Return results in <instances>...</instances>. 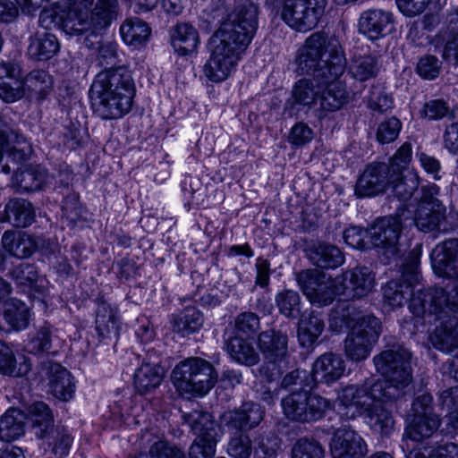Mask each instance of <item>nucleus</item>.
Returning a JSON list of instances; mask_svg holds the SVG:
<instances>
[{
  "label": "nucleus",
  "instance_id": "obj_1",
  "mask_svg": "<svg viewBox=\"0 0 458 458\" xmlns=\"http://www.w3.org/2000/svg\"><path fill=\"white\" fill-rule=\"evenodd\" d=\"M258 29V6L249 4L235 10L210 37L203 76L213 83L227 80L237 69Z\"/></svg>",
  "mask_w": 458,
  "mask_h": 458
},
{
  "label": "nucleus",
  "instance_id": "obj_2",
  "mask_svg": "<svg viewBox=\"0 0 458 458\" xmlns=\"http://www.w3.org/2000/svg\"><path fill=\"white\" fill-rule=\"evenodd\" d=\"M410 145H402L389 159V163L369 165L360 176L355 193L358 197H372L392 187L402 199H410L419 187V177L413 171L408 172L403 180V172L411 160Z\"/></svg>",
  "mask_w": 458,
  "mask_h": 458
},
{
  "label": "nucleus",
  "instance_id": "obj_3",
  "mask_svg": "<svg viewBox=\"0 0 458 458\" xmlns=\"http://www.w3.org/2000/svg\"><path fill=\"white\" fill-rule=\"evenodd\" d=\"M135 95L131 73L123 67L106 69L96 76L91 85V98L102 119H118L131 108Z\"/></svg>",
  "mask_w": 458,
  "mask_h": 458
},
{
  "label": "nucleus",
  "instance_id": "obj_4",
  "mask_svg": "<svg viewBox=\"0 0 458 458\" xmlns=\"http://www.w3.org/2000/svg\"><path fill=\"white\" fill-rule=\"evenodd\" d=\"M329 324L335 331L342 330L344 326L350 327L344 340V352L353 361L366 360L381 334L380 320L371 314H364L352 304L335 309Z\"/></svg>",
  "mask_w": 458,
  "mask_h": 458
},
{
  "label": "nucleus",
  "instance_id": "obj_5",
  "mask_svg": "<svg viewBox=\"0 0 458 458\" xmlns=\"http://www.w3.org/2000/svg\"><path fill=\"white\" fill-rule=\"evenodd\" d=\"M374 390L366 386L349 385L342 388L336 398V411L347 420L355 419L362 414L371 429L381 435H389L394 428L391 413L384 403L393 402L399 397H377Z\"/></svg>",
  "mask_w": 458,
  "mask_h": 458
},
{
  "label": "nucleus",
  "instance_id": "obj_6",
  "mask_svg": "<svg viewBox=\"0 0 458 458\" xmlns=\"http://www.w3.org/2000/svg\"><path fill=\"white\" fill-rule=\"evenodd\" d=\"M373 362L376 370L384 379H366L360 386L374 390L377 397H401L406 387L412 382L411 352L401 345H393L375 355Z\"/></svg>",
  "mask_w": 458,
  "mask_h": 458
},
{
  "label": "nucleus",
  "instance_id": "obj_7",
  "mask_svg": "<svg viewBox=\"0 0 458 458\" xmlns=\"http://www.w3.org/2000/svg\"><path fill=\"white\" fill-rule=\"evenodd\" d=\"M296 63L300 72L311 74L314 79L342 76L346 65L339 44L321 32L307 38L299 50Z\"/></svg>",
  "mask_w": 458,
  "mask_h": 458
},
{
  "label": "nucleus",
  "instance_id": "obj_8",
  "mask_svg": "<svg viewBox=\"0 0 458 458\" xmlns=\"http://www.w3.org/2000/svg\"><path fill=\"white\" fill-rule=\"evenodd\" d=\"M171 378L181 393L202 396L215 386L217 374L210 362L193 357L178 363Z\"/></svg>",
  "mask_w": 458,
  "mask_h": 458
},
{
  "label": "nucleus",
  "instance_id": "obj_9",
  "mask_svg": "<svg viewBox=\"0 0 458 458\" xmlns=\"http://www.w3.org/2000/svg\"><path fill=\"white\" fill-rule=\"evenodd\" d=\"M419 256L418 252L412 255L411 263L409 264L403 271L402 280H391L383 287V299L384 303L389 306L392 310L402 307L410 300L411 303L412 299L418 295H421L426 302L430 301L428 296L424 297L429 291H435L437 288H428L422 290L420 286V275L418 270ZM411 310V304H409Z\"/></svg>",
  "mask_w": 458,
  "mask_h": 458
},
{
  "label": "nucleus",
  "instance_id": "obj_10",
  "mask_svg": "<svg viewBox=\"0 0 458 458\" xmlns=\"http://www.w3.org/2000/svg\"><path fill=\"white\" fill-rule=\"evenodd\" d=\"M287 344V336L274 329L259 334L258 346L265 359L260 373L268 382L278 380L286 368Z\"/></svg>",
  "mask_w": 458,
  "mask_h": 458
},
{
  "label": "nucleus",
  "instance_id": "obj_11",
  "mask_svg": "<svg viewBox=\"0 0 458 458\" xmlns=\"http://www.w3.org/2000/svg\"><path fill=\"white\" fill-rule=\"evenodd\" d=\"M327 4V0H282L279 13L289 27L306 32L317 26Z\"/></svg>",
  "mask_w": 458,
  "mask_h": 458
},
{
  "label": "nucleus",
  "instance_id": "obj_12",
  "mask_svg": "<svg viewBox=\"0 0 458 458\" xmlns=\"http://www.w3.org/2000/svg\"><path fill=\"white\" fill-rule=\"evenodd\" d=\"M282 408L288 419L305 422L320 419L330 408V403L318 394L300 391L284 397Z\"/></svg>",
  "mask_w": 458,
  "mask_h": 458
},
{
  "label": "nucleus",
  "instance_id": "obj_13",
  "mask_svg": "<svg viewBox=\"0 0 458 458\" xmlns=\"http://www.w3.org/2000/svg\"><path fill=\"white\" fill-rule=\"evenodd\" d=\"M438 187L436 184L423 188L416 216L409 225L414 224L422 232L448 231L445 207L437 199Z\"/></svg>",
  "mask_w": 458,
  "mask_h": 458
},
{
  "label": "nucleus",
  "instance_id": "obj_14",
  "mask_svg": "<svg viewBox=\"0 0 458 458\" xmlns=\"http://www.w3.org/2000/svg\"><path fill=\"white\" fill-rule=\"evenodd\" d=\"M93 0H66L58 13L62 30L71 36L86 37L99 33L89 13Z\"/></svg>",
  "mask_w": 458,
  "mask_h": 458
},
{
  "label": "nucleus",
  "instance_id": "obj_15",
  "mask_svg": "<svg viewBox=\"0 0 458 458\" xmlns=\"http://www.w3.org/2000/svg\"><path fill=\"white\" fill-rule=\"evenodd\" d=\"M433 397L430 394L419 395L412 403V414L403 437L420 442L430 437L439 428L440 420L433 412Z\"/></svg>",
  "mask_w": 458,
  "mask_h": 458
},
{
  "label": "nucleus",
  "instance_id": "obj_16",
  "mask_svg": "<svg viewBox=\"0 0 458 458\" xmlns=\"http://www.w3.org/2000/svg\"><path fill=\"white\" fill-rule=\"evenodd\" d=\"M298 284L306 298L314 305L322 307L333 302L338 291L336 277L330 276L314 269H308L297 275Z\"/></svg>",
  "mask_w": 458,
  "mask_h": 458
},
{
  "label": "nucleus",
  "instance_id": "obj_17",
  "mask_svg": "<svg viewBox=\"0 0 458 458\" xmlns=\"http://www.w3.org/2000/svg\"><path fill=\"white\" fill-rule=\"evenodd\" d=\"M196 438L189 450L190 458H211L216 454L218 427L208 412L197 411L190 414Z\"/></svg>",
  "mask_w": 458,
  "mask_h": 458
},
{
  "label": "nucleus",
  "instance_id": "obj_18",
  "mask_svg": "<svg viewBox=\"0 0 458 458\" xmlns=\"http://www.w3.org/2000/svg\"><path fill=\"white\" fill-rule=\"evenodd\" d=\"M405 219L404 212L399 214L397 217L388 216L377 219L369 228L370 244L382 250L387 257L395 254L402 222Z\"/></svg>",
  "mask_w": 458,
  "mask_h": 458
},
{
  "label": "nucleus",
  "instance_id": "obj_19",
  "mask_svg": "<svg viewBox=\"0 0 458 458\" xmlns=\"http://www.w3.org/2000/svg\"><path fill=\"white\" fill-rule=\"evenodd\" d=\"M330 449L333 458H363L368 452L363 438L349 428H341L335 432ZM369 458L393 457L387 453H377Z\"/></svg>",
  "mask_w": 458,
  "mask_h": 458
},
{
  "label": "nucleus",
  "instance_id": "obj_20",
  "mask_svg": "<svg viewBox=\"0 0 458 458\" xmlns=\"http://www.w3.org/2000/svg\"><path fill=\"white\" fill-rule=\"evenodd\" d=\"M338 291L345 299L367 296L376 284L375 276L366 267H356L336 276Z\"/></svg>",
  "mask_w": 458,
  "mask_h": 458
},
{
  "label": "nucleus",
  "instance_id": "obj_21",
  "mask_svg": "<svg viewBox=\"0 0 458 458\" xmlns=\"http://www.w3.org/2000/svg\"><path fill=\"white\" fill-rule=\"evenodd\" d=\"M394 20L391 12L381 8L363 11L358 19V30L369 40H377L392 30Z\"/></svg>",
  "mask_w": 458,
  "mask_h": 458
},
{
  "label": "nucleus",
  "instance_id": "obj_22",
  "mask_svg": "<svg viewBox=\"0 0 458 458\" xmlns=\"http://www.w3.org/2000/svg\"><path fill=\"white\" fill-rule=\"evenodd\" d=\"M21 66L13 61H0V98L13 103L24 96Z\"/></svg>",
  "mask_w": 458,
  "mask_h": 458
},
{
  "label": "nucleus",
  "instance_id": "obj_23",
  "mask_svg": "<svg viewBox=\"0 0 458 458\" xmlns=\"http://www.w3.org/2000/svg\"><path fill=\"white\" fill-rule=\"evenodd\" d=\"M432 267L437 275L458 276V239H449L437 244L431 252Z\"/></svg>",
  "mask_w": 458,
  "mask_h": 458
},
{
  "label": "nucleus",
  "instance_id": "obj_24",
  "mask_svg": "<svg viewBox=\"0 0 458 458\" xmlns=\"http://www.w3.org/2000/svg\"><path fill=\"white\" fill-rule=\"evenodd\" d=\"M341 76L330 79L327 76L315 78L320 89V106L323 110L335 112L343 107L350 99L346 85L339 81Z\"/></svg>",
  "mask_w": 458,
  "mask_h": 458
},
{
  "label": "nucleus",
  "instance_id": "obj_25",
  "mask_svg": "<svg viewBox=\"0 0 458 458\" xmlns=\"http://www.w3.org/2000/svg\"><path fill=\"white\" fill-rule=\"evenodd\" d=\"M344 371L345 362L343 358L333 352H326L315 360L312 377L316 382L331 385L340 379Z\"/></svg>",
  "mask_w": 458,
  "mask_h": 458
},
{
  "label": "nucleus",
  "instance_id": "obj_26",
  "mask_svg": "<svg viewBox=\"0 0 458 458\" xmlns=\"http://www.w3.org/2000/svg\"><path fill=\"white\" fill-rule=\"evenodd\" d=\"M263 413L260 405L246 403L239 410L225 412L221 419L222 422L231 428L249 430L259 425L263 419Z\"/></svg>",
  "mask_w": 458,
  "mask_h": 458
},
{
  "label": "nucleus",
  "instance_id": "obj_27",
  "mask_svg": "<svg viewBox=\"0 0 458 458\" xmlns=\"http://www.w3.org/2000/svg\"><path fill=\"white\" fill-rule=\"evenodd\" d=\"M170 40L174 51L181 56L191 55L200 44L199 32L188 22H181L170 30Z\"/></svg>",
  "mask_w": 458,
  "mask_h": 458
},
{
  "label": "nucleus",
  "instance_id": "obj_28",
  "mask_svg": "<svg viewBox=\"0 0 458 458\" xmlns=\"http://www.w3.org/2000/svg\"><path fill=\"white\" fill-rule=\"evenodd\" d=\"M48 391L57 399L68 401L75 391V384L71 373L58 363H51L47 368Z\"/></svg>",
  "mask_w": 458,
  "mask_h": 458
},
{
  "label": "nucleus",
  "instance_id": "obj_29",
  "mask_svg": "<svg viewBox=\"0 0 458 458\" xmlns=\"http://www.w3.org/2000/svg\"><path fill=\"white\" fill-rule=\"evenodd\" d=\"M2 245L8 253L20 259L30 257L38 248V242L32 235L13 231L4 233Z\"/></svg>",
  "mask_w": 458,
  "mask_h": 458
},
{
  "label": "nucleus",
  "instance_id": "obj_30",
  "mask_svg": "<svg viewBox=\"0 0 458 458\" xmlns=\"http://www.w3.org/2000/svg\"><path fill=\"white\" fill-rule=\"evenodd\" d=\"M29 41L28 55L37 61L51 59L60 48L56 37L47 32H36Z\"/></svg>",
  "mask_w": 458,
  "mask_h": 458
},
{
  "label": "nucleus",
  "instance_id": "obj_31",
  "mask_svg": "<svg viewBox=\"0 0 458 458\" xmlns=\"http://www.w3.org/2000/svg\"><path fill=\"white\" fill-rule=\"evenodd\" d=\"M35 212L32 205L23 199H11L5 206L1 222H9L16 227H26L33 222Z\"/></svg>",
  "mask_w": 458,
  "mask_h": 458
},
{
  "label": "nucleus",
  "instance_id": "obj_32",
  "mask_svg": "<svg viewBox=\"0 0 458 458\" xmlns=\"http://www.w3.org/2000/svg\"><path fill=\"white\" fill-rule=\"evenodd\" d=\"M18 171L13 177V184L22 191H35L42 188L47 180V173L40 165L30 166L21 170L17 166Z\"/></svg>",
  "mask_w": 458,
  "mask_h": 458
},
{
  "label": "nucleus",
  "instance_id": "obj_33",
  "mask_svg": "<svg viewBox=\"0 0 458 458\" xmlns=\"http://www.w3.org/2000/svg\"><path fill=\"white\" fill-rule=\"evenodd\" d=\"M163 377L162 367L152 363H143L134 374V386L140 394H148L160 386Z\"/></svg>",
  "mask_w": 458,
  "mask_h": 458
},
{
  "label": "nucleus",
  "instance_id": "obj_34",
  "mask_svg": "<svg viewBox=\"0 0 458 458\" xmlns=\"http://www.w3.org/2000/svg\"><path fill=\"white\" fill-rule=\"evenodd\" d=\"M325 328L322 317L315 312L303 315L299 321L298 340L301 346H311L321 335Z\"/></svg>",
  "mask_w": 458,
  "mask_h": 458
},
{
  "label": "nucleus",
  "instance_id": "obj_35",
  "mask_svg": "<svg viewBox=\"0 0 458 458\" xmlns=\"http://www.w3.org/2000/svg\"><path fill=\"white\" fill-rule=\"evenodd\" d=\"M309 257L315 265L324 268H335L344 262V256L339 248L324 242L314 245Z\"/></svg>",
  "mask_w": 458,
  "mask_h": 458
},
{
  "label": "nucleus",
  "instance_id": "obj_36",
  "mask_svg": "<svg viewBox=\"0 0 458 458\" xmlns=\"http://www.w3.org/2000/svg\"><path fill=\"white\" fill-rule=\"evenodd\" d=\"M378 72L379 64L377 59L372 54L353 55L348 67V72L351 76L360 81L375 78Z\"/></svg>",
  "mask_w": 458,
  "mask_h": 458
},
{
  "label": "nucleus",
  "instance_id": "obj_37",
  "mask_svg": "<svg viewBox=\"0 0 458 458\" xmlns=\"http://www.w3.org/2000/svg\"><path fill=\"white\" fill-rule=\"evenodd\" d=\"M23 412L17 409H9L0 419V439L13 441L24 434Z\"/></svg>",
  "mask_w": 458,
  "mask_h": 458
},
{
  "label": "nucleus",
  "instance_id": "obj_38",
  "mask_svg": "<svg viewBox=\"0 0 458 458\" xmlns=\"http://www.w3.org/2000/svg\"><path fill=\"white\" fill-rule=\"evenodd\" d=\"M123 41L131 46L139 47L145 44L150 37L148 25L139 18H130L123 21L120 28Z\"/></svg>",
  "mask_w": 458,
  "mask_h": 458
},
{
  "label": "nucleus",
  "instance_id": "obj_39",
  "mask_svg": "<svg viewBox=\"0 0 458 458\" xmlns=\"http://www.w3.org/2000/svg\"><path fill=\"white\" fill-rule=\"evenodd\" d=\"M31 365L26 358L17 362L12 349L0 341V374L11 377H23L30 370Z\"/></svg>",
  "mask_w": 458,
  "mask_h": 458
},
{
  "label": "nucleus",
  "instance_id": "obj_40",
  "mask_svg": "<svg viewBox=\"0 0 458 458\" xmlns=\"http://www.w3.org/2000/svg\"><path fill=\"white\" fill-rule=\"evenodd\" d=\"M96 327L102 338L116 335L119 330V320L116 310L110 304L101 302L98 306L96 317Z\"/></svg>",
  "mask_w": 458,
  "mask_h": 458
},
{
  "label": "nucleus",
  "instance_id": "obj_41",
  "mask_svg": "<svg viewBox=\"0 0 458 458\" xmlns=\"http://www.w3.org/2000/svg\"><path fill=\"white\" fill-rule=\"evenodd\" d=\"M173 329L182 336L198 332L203 325V316L193 307H187L173 319Z\"/></svg>",
  "mask_w": 458,
  "mask_h": 458
},
{
  "label": "nucleus",
  "instance_id": "obj_42",
  "mask_svg": "<svg viewBox=\"0 0 458 458\" xmlns=\"http://www.w3.org/2000/svg\"><path fill=\"white\" fill-rule=\"evenodd\" d=\"M226 350L232 359L240 364L253 366L259 361V355L252 344L242 338L230 339Z\"/></svg>",
  "mask_w": 458,
  "mask_h": 458
},
{
  "label": "nucleus",
  "instance_id": "obj_43",
  "mask_svg": "<svg viewBox=\"0 0 458 458\" xmlns=\"http://www.w3.org/2000/svg\"><path fill=\"white\" fill-rule=\"evenodd\" d=\"M118 13V0H97L93 10L89 12L99 32L116 20Z\"/></svg>",
  "mask_w": 458,
  "mask_h": 458
},
{
  "label": "nucleus",
  "instance_id": "obj_44",
  "mask_svg": "<svg viewBox=\"0 0 458 458\" xmlns=\"http://www.w3.org/2000/svg\"><path fill=\"white\" fill-rule=\"evenodd\" d=\"M30 310L22 301L12 299L6 302L4 318L14 330H23L29 325Z\"/></svg>",
  "mask_w": 458,
  "mask_h": 458
},
{
  "label": "nucleus",
  "instance_id": "obj_45",
  "mask_svg": "<svg viewBox=\"0 0 458 458\" xmlns=\"http://www.w3.org/2000/svg\"><path fill=\"white\" fill-rule=\"evenodd\" d=\"M30 415L36 436L39 438L46 437L54 423L49 407L43 402L34 403L30 407Z\"/></svg>",
  "mask_w": 458,
  "mask_h": 458
},
{
  "label": "nucleus",
  "instance_id": "obj_46",
  "mask_svg": "<svg viewBox=\"0 0 458 458\" xmlns=\"http://www.w3.org/2000/svg\"><path fill=\"white\" fill-rule=\"evenodd\" d=\"M23 90L27 89L29 91L37 94L39 98L47 95L53 87L52 76L44 70H33L23 79Z\"/></svg>",
  "mask_w": 458,
  "mask_h": 458
},
{
  "label": "nucleus",
  "instance_id": "obj_47",
  "mask_svg": "<svg viewBox=\"0 0 458 458\" xmlns=\"http://www.w3.org/2000/svg\"><path fill=\"white\" fill-rule=\"evenodd\" d=\"M143 439L151 443L148 454L151 458H185L184 453L174 445L166 440L157 438L146 433Z\"/></svg>",
  "mask_w": 458,
  "mask_h": 458
},
{
  "label": "nucleus",
  "instance_id": "obj_48",
  "mask_svg": "<svg viewBox=\"0 0 458 458\" xmlns=\"http://www.w3.org/2000/svg\"><path fill=\"white\" fill-rule=\"evenodd\" d=\"M406 458H458V445L447 442L432 449L416 448L410 451Z\"/></svg>",
  "mask_w": 458,
  "mask_h": 458
},
{
  "label": "nucleus",
  "instance_id": "obj_49",
  "mask_svg": "<svg viewBox=\"0 0 458 458\" xmlns=\"http://www.w3.org/2000/svg\"><path fill=\"white\" fill-rule=\"evenodd\" d=\"M448 30L455 33L452 40L447 41L443 56L445 60L458 66V6L453 7L448 15Z\"/></svg>",
  "mask_w": 458,
  "mask_h": 458
},
{
  "label": "nucleus",
  "instance_id": "obj_50",
  "mask_svg": "<svg viewBox=\"0 0 458 458\" xmlns=\"http://www.w3.org/2000/svg\"><path fill=\"white\" fill-rule=\"evenodd\" d=\"M439 402L448 411L447 424L454 430H458V386L444 390L439 395Z\"/></svg>",
  "mask_w": 458,
  "mask_h": 458
},
{
  "label": "nucleus",
  "instance_id": "obj_51",
  "mask_svg": "<svg viewBox=\"0 0 458 458\" xmlns=\"http://www.w3.org/2000/svg\"><path fill=\"white\" fill-rule=\"evenodd\" d=\"M318 92L312 81L302 79L295 83L292 96L296 104L310 106L316 102Z\"/></svg>",
  "mask_w": 458,
  "mask_h": 458
},
{
  "label": "nucleus",
  "instance_id": "obj_52",
  "mask_svg": "<svg viewBox=\"0 0 458 458\" xmlns=\"http://www.w3.org/2000/svg\"><path fill=\"white\" fill-rule=\"evenodd\" d=\"M276 303L281 314L294 318L300 311L301 300L297 292L284 290L276 295Z\"/></svg>",
  "mask_w": 458,
  "mask_h": 458
},
{
  "label": "nucleus",
  "instance_id": "obj_53",
  "mask_svg": "<svg viewBox=\"0 0 458 458\" xmlns=\"http://www.w3.org/2000/svg\"><path fill=\"white\" fill-rule=\"evenodd\" d=\"M32 149L31 145H15L6 149L5 160L6 163L2 166V172L9 174L12 170L14 171L15 165L25 161L30 155Z\"/></svg>",
  "mask_w": 458,
  "mask_h": 458
},
{
  "label": "nucleus",
  "instance_id": "obj_54",
  "mask_svg": "<svg viewBox=\"0 0 458 458\" xmlns=\"http://www.w3.org/2000/svg\"><path fill=\"white\" fill-rule=\"evenodd\" d=\"M393 106V97L385 89L380 86L371 88L368 100V106L370 109L383 113L391 109Z\"/></svg>",
  "mask_w": 458,
  "mask_h": 458
},
{
  "label": "nucleus",
  "instance_id": "obj_55",
  "mask_svg": "<svg viewBox=\"0 0 458 458\" xmlns=\"http://www.w3.org/2000/svg\"><path fill=\"white\" fill-rule=\"evenodd\" d=\"M293 458H324V449L318 442L301 438L293 448Z\"/></svg>",
  "mask_w": 458,
  "mask_h": 458
},
{
  "label": "nucleus",
  "instance_id": "obj_56",
  "mask_svg": "<svg viewBox=\"0 0 458 458\" xmlns=\"http://www.w3.org/2000/svg\"><path fill=\"white\" fill-rule=\"evenodd\" d=\"M52 327L48 325L41 327L30 338L28 350L33 353L47 352L51 348Z\"/></svg>",
  "mask_w": 458,
  "mask_h": 458
},
{
  "label": "nucleus",
  "instance_id": "obj_57",
  "mask_svg": "<svg viewBox=\"0 0 458 458\" xmlns=\"http://www.w3.org/2000/svg\"><path fill=\"white\" fill-rule=\"evenodd\" d=\"M251 453V441L247 435L239 434L230 439L227 454L232 458H249Z\"/></svg>",
  "mask_w": 458,
  "mask_h": 458
},
{
  "label": "nucleus",
  "instance_id": "obj_58",
  "mask_svg": "<svg viewBox=\"0 0 458 458\" xmlns=\"http://www.w3.org/2000/svg\"><path fill=\"white\" fill-rule=\"evenodd\" d=\"M12 275L16 284L24 288L33 287L38 279L36 267L28 263H21L17 266L13 270Z\"/></svg>",
  "mask_w": 458,
  "mask_h": 458
},
{
  "label": "nucleus",
  "instance_id": "obj_59",
  "mask_svg": "<svg viewBox=\"0 0 458 458\" xmlns=\"http://www.w3.org/2000/svg\"><path fill=\"white\" fill-rule=\"evenodd\" d=\"M344 242L356 250H364L369 247V229L363 230L358 226H351L344 232Z\"/></svg>",
  "mask_w": 458,
  "mask_h": 458
},
{
  "label": "nucleus",
  "instance_id": "obj_60",
  "mask_svg": "<svg viewBox=\"0 0 458 458\" xmlns=\"http://www.w3.org/2000/svg\"><path fill=\"white\" fill-rule=\"evenodd\" d=\"M401 129V122L395 117H391L379 124L377 139L379 143H392L397 139Z\"/></svg>",
  "mask_w": 458,
  "mask_h": 458
},
{
  "label": "nucleus",
  "instance_id": "obj_61",
  "mask_svg": "<svg viewBox=\"0 0 458 458\" xmlns=\"http://www.w3.org/2000/svg\"><path fill=\"white\" fill-rule=\"evenodd\" d=\"M440 64L437 57L426 55L421 57L417 64L418 74L425 80H434L439 74Z\"/></svg>",
  "mask_w": 458,
  "mask_h": 458
},
{
  "label": "nucleus",
  "instance_id": "obj_62",
  "mask_svg": "<svg viewBox=\"0 0 458 458\" xmlns=\"http://www.w3.org/2000/svg\"><path fill=\"white\" fill-rule=\"evenodd\" d=\"M259 318L252 312H243L237 316L235 327L242 334H254L259 329Z\"/></svg>",
  "mask_w": 458,
  "mask_h": 458
},
{
  "label": "nucleus",
  "instance_id": "obj_63",
  "mask_svg": "<svg viewBox=\"0 0 458 458\" xmlns=\"http://www.w3.org/2000/svg\"><path fill=\"white\" fill-rule=\"evenodd\" d=\"M430 0H396L399 10L406 16L414 17L422 13Z\"/></svg>",
  "mask_w": 458,
  "mask_h": 458
},
{
  "label": "nucleus",
  "instance_id": "obj_64",
  "mask_svg": "<svg viewBox=\"0 0 458 458\" xmlns=\"http://www.w3.org/2000/svg\"><path fill=\"white\" fill-rule=\"evenodd\" d=\"M448 113L445 103L440 100H432L425 104L420 114L421 116L429 120L441 119Z\"/></svg>",
  "mask_w": 458,
  "mask_h": 458
}]
</instances>
